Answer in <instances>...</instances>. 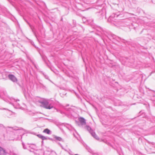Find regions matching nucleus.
I'll return each mask as SVG.
<instances>
[{"instance_id":"nucleus-1","label":"nucleus","mask_w":155,"mask_h":155,"mask_svg":"<svg viewBox=\"0 0 155 155\" xmlns=\"http://www.w3.org/2000/svg\"><path fill=\"white\" fill-rule=\"evenodd\" d=\"M40 103L45 108L47 109H50L53 107L51 104H48V103L46 101H44L40 102Z\"/></svg>"},{"instance_id":"nucleus-7","label":"nucleus","mask_w":155,"mask_h":155,"mask_svg":"<svg viewBox=\"0 0 155 155\" xmlns=\"http://www.w3.org/2000/svg\"><path fill=\"white\" fill-rule=\"evenodd\" d=\"M92 134L94 138H96V139H98L99 138L95 134V133H93Z\"/></svg>"},{"instance_id":"nucleus-3","label":"nucleus","mask_w":155,"mask_h":155,"mask_svg":"<svg viewBox=\"0 0 155 155\" xmlns=\"http://www.w3.org/2000/svg\"><path fill=\"white\" fill-rule=\"evenodd\" d=\"M5 151L1 147H0V155H6Z\"/></svg>"},{"instance_id":"nucleus-2","label":"nucleus","mask_w":155,"mask_h":155,"mask_svg":"<svg viewBox=\"0 0 155 155\" xmlns=\"http://www.w3.org/2000/svg\"><path fill=\"white\" fill-rule=\"evenodd\" d=\"M9 78L12 81L15 82L17 81V79L12 74H9L8 75Z\"/></svg>"},{"instance_id":"nucleus-6","label":"nucleus","mask_w":155,"mask_h":155,"mask_svg":"<svg viewBox=\"0 0 155 155\" xmlns=\"http://www.w3.org/2000/svg\"><path fill=\"white\" fill-rule=\"evenodd\" d=\"M43 132L46 133L47 134H49L50 133V130L48 129H46L44 130Z\"/></svg>"},{"instance_id":"nucleus-4","label":"nucleus","mask_w":155,"mask_h":155,"mask_svg":"<svg viewBox=\"0 0 155 155\" xmlns=\"http://www.w3.org/2000/svg\"><path fill=\"white\" fill-rule=\"evenodd\" d=\"M79 120L80 122L82 123V124H84L85 123V119L83 117H80L79 118Z\"/></svg>"},{"instance_id":"nucleus-9","label":"nucleus","mask_w":155,"mask_h":155,"mask_svg":"<svg viewBox=\"0 0 155 155\" xmlns=\"http://www.w3.org/2000/svg\"><path fill=\"white\" fill-rule=\"evenodd\" d=\"M75 155H79L78 154H75Z\"/></svg>"},{"instance_id":"nucleus-8","label":"nucleus","mask_w":155,"mask_h":155,"mask_svg":"<svg viewBox=\"0 0 155 155\" xmlns=\"http://www.w3.org/2000/svg\"><path fill=\"white\" fill-rule=\"evenodd\" d=\"M61 139V138H60V137H58V138H57V139H58V140H59V139Z\"/></svg>"},{"instance_id":"nucleus-5","label":"nucleus","mask_w":155,"mask_h":155,"mask_svg":"<svg viewBox=\"0 0 155 155\" xmlns=\"http://www.w3.org/2000/svg\"><path fill=\"white\" fill-rule=\"evenodd\" d=\"M37 136L39 138H41L42 140H46L47 138L45 136H44L42 135H41L40 134H39L37 135Z\"/></svg>"}]
</instances>
